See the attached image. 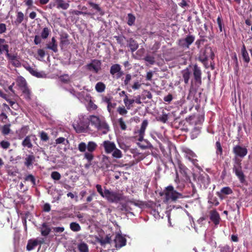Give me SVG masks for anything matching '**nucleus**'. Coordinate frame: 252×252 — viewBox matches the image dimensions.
<instances>
[{
  "instance_id": "1",
  "label": "nucleus",
  "mask_w": 252,
  "mask_h": 252,
  "mask_svg": "<svg viewBox=\"0 0 252 252\" xmlns=\"http://www.w3.org/2000/svg\"><path fill=\"white\" fill-rule=\"evenodd\" d=\"M88 120L98 131H101L103 134H106L110 130L109 126L103 117L91 115Z\"/></svg>"
},
{
  "instance_id": "2",
  "label": "nucleus",
  "mask_w": 252,
  "mask_h": 252,
  "mask_svg": "<svg viewBox=\"0 0 252 252\" xmlns=\"http://www.w3.org/2000/svg\"><path fill=\"white\" fill-rule=\"evenodd\" d=\"M209 58L213 60L215 58V54L211 47L206 46L204 48L200 50L198 55V60L206 68H207L208 61Z\"/></svg>"
},
{
  "instance_id": "3",
  "label": "nucleus",
  "mask_w": 252,
  "mask_h": 252,
  "mask_svg": "<svg viewBox=\"0 0 252 252\" xmlns=\"http://www.w3.org/2000/svg\"><path fill=\"white\" fill-rule=\"evenodd\" d=\"M164 193L165 200L167 201L176 202L178 199L183 198L182 194L175 190L172 185H169L165 188Z\"/></svg>"
},
{
  "instance_id": "4",
  "label": "nucleus",
  "mask_w": 252,
  "mask_h": 252,
  "mask_svg": "<svg viewBox=\"0 0 252 252\" xmlns=\"http://www.w3.org/2000/svg\"><path fill=\"white\" fill-rule=\"evenodd\" d=\"M233 171L239 179L240 183H244L246 181L245 176L242 171L241 161L239 159H236L233 164Z\"/></svg>"
},
{
  "instance_id": "5",
  "label": "nucleus",
  "mask_w": 252,
  "mask_h": 252,
  "mask_svg": "<svg viewBox=\"0 0 252 252\" xmlns=\"http://www.w3.org/2000/svg\"><path fill=\"white\" fill-rule=\"evenodd\" d=\"M104 198L109 202L117 203L122 200V195L118 192L112 191L105 189V195Z\"/></svg>"
},
{
  "instance_id": "6",
  "label": "nucleus",
  "mask_w": 252,
  "mask_h": 252,
  "mask_svg": "<svg viewBox=\"0 0 252 252\" xmlns=\"http://www.w3.org/2000/svg\"><path fill=\"white\" fill-rule=\"evenodd\" d=\"M195 36L193 35H187L185 38L179 39L178 40V45L183 49H187L189 48V46L194 42Z\"/></svg>"
},
{
  "instance_id": "7",
  "label": "nucleus",
  "mask_w": 252,
  "mask_h": 252,
  "mask_svg": "<svg viewBox=\"0 0 252 252\" xmlns=\"http://www.w3.org/2000/svg\"><path fill=\"white\" fill-rule=\"evenodd\" d=\"M192 71L193 81L196 86L199 87L202 84V71L199 66L196 63L193 65Z\"/></svg>"
},
{
  "instance_id": "8",
  "label": "nucleus",
  "mask_w": 252,
  "mask_h": 252,
  "mask_svg": "<svg viewBox=\"0 0 252 252\" xmlns=\"http://www.w3.org/2000/svg\"><path fill=\"white\" fill-rule=\"evenodd\" d=\"M72 126L77 133H82L88 128L89 122L87 121L85 122L79 119L73 123Z\"/></svg>"
},
{
  "instance_id": "9",
  "label": "nucleus",
  "mask_w": 252,
  "mask_h": 252,
  "mask_svg": "<svg viewBox=\"0 0 252 252\" xmlns=\"http://www.w3.org/2000/svg\"><path fill=\"white\" fill-rule=\"evenodd\" d=\"M185 156L186 158L191 161L192 164L196 167H199L197 156L196 154L189 149L184 150Z\"/></svg>"
},
{
  "instance_id": "10",
  "label": "nucleus",
  "mask_w": 252,
  "mask_h": 252,
  "mask_svg": "<svg viewBox=\"0 0 252 252\" xmlns=\"http://www.w3.org/2000/svg\"><path fill=\"white\" fill-rule=\"evenodd\" d=\"M101 62L100 60L94 59L92 62L87 64V68L90 71L93 70L94 73H97L101 69Z\"/></svg>"
},
{
  "instance_id": "11",
  "label": "nucleus",
  "mask_w": 252,
  "mask_h": 252,
  "mask_svg": "<svg viewBox=\"0 0 252 252\" xmlns=\"http://www.w3.org/2000/svg\"><path fill=\"white\" fill-rule=\"evenodd\" d=\"M110 74L113 75H116L117 78H120L124 74L123 71L121 70V67L119 64H113L110 69Z\"/></svg>"
},
{
  "instance_id": "12",
  "label": "nucleus",
  "mask_w": 252,
  "mask_h": 252,
  "mask_svg": "<svg viewBox=\"0 0 252 252\" xmlns=\"http://www.w3.org/2000/svg\"><path fill=\"white\" fill-rule=\"evenodd\" d=\"M115 246L117 249H120L126 245V240L120 234H116L114 240Z\"/></svg>"
},
{
  "instance_id": "13",
  "label": "nucleus",
  "mask_w": 252,
  "mask_h": 252,
  "mask_svg": "<svg viewBox=\"0 0 252 252\" xmlns=\"http://www.w3.org/2000/svg\"><path fill=\"white\" fill-rule=\"evenodd\" d=\"M233 152L236 156L240 158H244L248 153L247 149L245 147H242L240 145H236L234 147Z\"/></svg>"
},
{
  "instance_id": "14",
  "label": "nucleus",
  "mask_w": 252,
  "mask_h": 252,
  "mask_svg": "<svg viewBox=\"0 0 252 252\" xmlns=\"http://www.w3.org/2000/svg\"><path fill=\"white\" fill-rule=\"evenodd\" d=\"M148 125V121L147 120L143 121L140 129L138 130V138L139 141H142L144 140V137L145 135V130Z\"/></svg>"
},
{
  "instance_id": "15",
  "label": "nucleus",
  "mask_w": 252,
  "mask_h": 252,
  "mask_svg": "<svg viewBox=\"0 0 252 252\" xmlns=\"http://www.w3.org/2000/svg\"><path fill=\"white\" fill-rule=\"evenodd\" d=\"M102 146L104 147L105 152L106 154L111 153L116 147V145L114 142L109 140H105L103 141Z\"/></svg>"
},
{
  "instance_id": "16",
  "label": "nucleus",
  "mask_w": 252,
  "mask_h": 252,
  "mask_svg": "<svg viewBox=\"0 0 252 252\" xmlns=\"http://www.w3.org/2000/svg\"><path fill=\"white\" fill-rule=\"evenodd\" d=\"M210 214V220L213 222L215 225H218L220 223V214L216 210L211 211Z\"/></svg>"
},
{
  "instance_id": "17",
  "label": "nucleus",
  "mask_w": 252,
  "mask_h": 252,
  "mask_svg": "<svg viewBox=\"0 0 252 252\" xmlns=\"http://www.w3.org/2000/svg\"><path fill=\"white\" fill-rule=\"evenodd\" d=\"M27 71L37 78H45L46 77V74L44 71L38 72L32 67H29L27 68Z\"/></svg>"
},
{
  "instance_id": "18",
  "label": "nucleus",
  "mask_w": 252,
  "mask_h": 252,
  "mask_svg": "<svg viewBox=\"0 0 252 252\" xmlns=\"http://www.w3.org/2000/svg\"><path fill=\"white\" fill-rule=\"evenodd\" d=\"M46 48L52 50L55 53L58 51V44L55 37H53L51 42L46 44Z\"/></svg>"
},
{
  "instance_id": "19",
  "label": "nucleus",
  "mask_w": 252,
  "mask_h": 252,
  "mask_svg": "<svg viewBox=\"0 0 252 252\" xmlns=\"http://www.w3.org/2000/svg\"><path fill=\"white\" fill-rule=\"evenodd\" d=\"M101 164V168L103 169L109 170V168L111 165L109 158L106 156H103Z\"/></svg>"
},
{
  "instance_id": "20",
  "label": "nucleus",
  "mask_w": 252,
  "mask_h": 252,
  "mask_svg": "<svg viewBox=\"0 0 252 252\" xmlns=\"http://www.w3.org/2000/svg\"><path fill=\"white\" fill-rule=\"evenodd\" d=\"M182 75L183 81L185 84H188L191 75V72L188 68L182 71Z\"/></svg>"
},
{
  "instance_id": "21",
  "label": "nucleus",
  "mask_w": 252,
  "mask_h": 252,
  "mask_svg": "<svg viewBox=\"0 0 252 252\" xmlns=\"http://www.w3.org/2000/svg\"><path fill=\"white\" fill-rule=\"evenodd\" d=\"M56 3V6L58 9H67L69 6V3L65 2L63 0H53Z\"/></svg>"
},
{
  "instance_id": "22",
  "label": "nucleus",
  "mask_w": 252,
  "mask_h": 252,
  "mask_svg": "<svg viewBox=\"0 0 252 252\" xmlns=\"http://www.w3.org/2000/svg\"><path fill=\"white\" fill-rule=\"evenodd\" d=\"M24 14L21 11H17L16 12V19L13 22V25H14L16 26H18L24 20Z\"/></svg>"
},
{
  "instance_id": "23",
  "label": "nucleus",
  "mask_w": 252,
  "mask_h": 252,
  "mask_svg": "<svg viewBox=\"0 0 252 252\" xmlns=\"http://www.w3.org/2000/svg\"><path fill=\"white\" fill-rule=\"evenodd\" d=\"M233 193L232 189L229 187H225L222 188L220 192H217L218 195L220 198H222V195H229Z\"/></svg>"
},
{
  "instance_id": "24",
  "label": "nucleus",
  "mask_w": 252,
  "mask_h": 252,
  "mask_svg": "<svg viewBox=\"0 0 252 252\" xmlns=\"http://www.w3.org/2000/svg\"><path fill=\"white\" fill-rule=\"evenodd\" d=\"M51 228L48 226L47 223H42L41 227V234L43 236H47L51 232Z\"/></svg>"
},
{
  "instance_id": "25",
  "label": "nucleus",
  "mask_w": 252,
  "mask_h": 252,
  "mask_svg": "<svg viewBox=\"0 0 252 252\" xmlns=\"http://www.w3.org/2000/svg\"><path fill=\"white\" fill-rule=\"evenodd\" d=\"M128 45L132 52L136 51L138 48V44L136 41L132 38H130L128 41Z\"/></svg>"
},
{
  "instance_id": "26",
  "label": "nucleus",
  "mask_w": 252,
  "mask_h": 252,
  "mask_svg": "<svg viewBox=\"0 0 252 252\" xmlns=\"http://www.w3.org/2000/svg\"><path fill=\"white\" fill-rule=\"evenodd\" d=\"M241 53L244 62L247 63H249L250 58L244 44L243 45L242 48H241Z\"/></svg>"
},
{
  "instance_id": "27",
  "label": "nucleus",
  "mask_w": 252,
  "mask_h": 252,
  "mask_svg": "<svg viewBox=\"0 0 252 252\" xmlns=\"http://www.w3.org/2000/svg\"><path fill=\"white\" fill-rule=\"evenodd\" d=\"M17 85L19 87L20 90H22L26 87H28L27 84L25 79L20 76L18 78L17 80Z\"/></svg>"
},
{
  "instance_id": "28",
  "label": "nucleus",
  "mask_w": 252,
  "mask_h": 252,
  "mask_svg": "<svg viewBox=\"0 0 252 252\" xmlns=\"http://www.w3.org/2000/svg\"><path fill=\"white\" fill-rule=\"evenodd\" d=\"M32 135L27 136L22 143V145L24 147H27L28 148H32V144L31 142Z\"/></svg>"
},
{
  "instance_id": "29",
  "label": "nucleus",
  "mask_w": 252,
  "mask_h": 252,
  "mask_svg": "<svg viewBox=\"0 0 252 252\" xmlns=\"http://www.w3.org/2000/svg\"><path fill=\"white\" fill-rule=\"evenodd\" d=\"M35 161V157L33 155H29L27 156L25 158V161L24 162L25 165L29 167L32 165L33 162Z\"/></svg>"
},
{
  "instance_id": "30",
  "label": "nucleus",
  "mask_w": 252,
  "mask_h": 252,
  "mask_svg": "<svg viewBox=\"0 0 252 252\" xmlns=\"http://www.w3.org/2000/svg\"><path fill=\"white\" fill-rule=\"evenodd\" d=\"M37 246V242L36 240L30 239L28 242L26 248L28 251H30L33 250Z\"/></svg>"
},
{
  "instance_id": "31",
  "label": "nucleus",
  "mask_w": 252,
  "mask_h": 252,
  "mask_svg": "<svg viewBox=\"0 0 252 252\" xmlns=\"http://www.w3.org/2000/svg\"><path fill=\"white\" fill-rule=\"evenodd\" d=\"M178 166L180 172L185 177L188 175L189 169L183 164L179 163Z\"/></svg>"
},
{
  "instance_id": "32",
  "label": "nucleus",
  "mask_w": 252,
  "mask_h": 252,
  "mask_svg": "<svg viewBox=\"0 0 252 252\" xmlns=\"http://www.w3.org/2000/svg\"><path fill=\"white\" fill-rule=\"evenodd\" d=\"M88 3L91 7H92L93 8H94V9L96 10L97 12H98L101 16H103L104 14V12L100 7L98 4L94 3L91 1H89Z\"/></svg>"
},
{
  "instance_id": "33",
  "label": "nucleus",
  "mask_w": 252,
  "mask_h": 252,
  "mask_svg": "<svg viewBox=\"0 0 252 252\" xmlns=\"http://www.w3.org/2000/svg\"><path fill=\"white\" fill-rule=\"evenodd\" d=\"M106 89L105 85L101 82L97 83L95 86V89L98 93L103 92Z\"/></svg>"
},
{
  "instance_id": "34",
  "label": "nucleus",
  "mask_w": 252,
  "mask_h": 252,
  "mask_svg": "<svg viewBox=\"0 0 252 252\" xmlns=\"http://www.w3.org/2000/svg\"><path fill=\"white\" fill-rule=\"evenodd\" d=\"M50 33V29L48 27H45L42 29L40 33V36L42 39H45L48 38Z\"/></svg>"
},
{
  "instance_id": "35",
  "label": "nucleus",
  "mask_w": 252,
  "mask_h": 252,
  "mask_svg": "<svg viewBox=\"0 0 252 252\" xmlns=\"http://www.w3.org/2000/svg\"><path fill=\"white\" fill-rule=\"evenodd\" d=\"M97 147V144L93 141H89L87 145V149L88 152H94Z\"/></svg>"
},
{
  "instance_id": "36",
  "label": "nucleus",
  "mask_w": 252,
  "mask_h": 252,
  "mask_svg": "<svg viewBox=\"0 0 252 252\" xmlns=\"http://www.w3.org/2000/svg\"><path fill=\"white\" fill-rule=\"evenodd\" d=\"M124 102L127 109H129L131 107V105L135 102V100L133 99H128L127 95H126V97L124 99Z\"/></svg>"
},
{
  "instance_id": "37",
  "label": "nucleus",
  "mask_w": 252,
  "mask_h": 252,
  "mask_svg": "<svg viewBox=\"0 0 252 252\" xmlns=\"http://www.w3.org/2000/svg\"><path fill=\"white\" fill-rule=\"evenodd\" d=\"M135 21V17L132 13H128L127 14V24L128 26H131L134 25Z\"/></svg>"
},
{
  "instance_id": "38",
  "label": "nucleus",
  "mask_w": 252,
  "mask_h": 252,
  "mask_svg": "<svg viewBox=\"0 0 252 252\" xmlns=\"http://www.w3.org/2000/svg\"><path fill=\"white\" fill-rule=\"evenodd\" d=\"M78 249L80 252H89L88 246L84 242L78 245Z\"/></svg>"
},
{
  "instance_id": "39",
  "label": "nucleus",
  "mask_w": 252,
  "mask_h": 252,
  "mask_svg": "<svg viewBox=\"0 0 252 252\" xmlns=\"http://www.w3.org/2000/svg\"><path fill=\"white\" fill-rule=\"evenodd\" d=\"M70 228L72 231L74 232H77L81 230L80 225L78 223L75 222H71L70 224Z\"/></svg>"
},
{
  "instance_id": "40",
  "label": "nucleus",
  "mask_w": 252,
  "mask_h": 252,
  "mask_svg": "<svg viewBox=\"0 0 252 252\" xmlns=\"http://www.w3.org/2000/svg\"><path fill=\"white\" fill-rule=\"evenodd\" d=\"M22 93L24 95V97L27 100L31 99V91L28 88V87H26L22 90H21Z\"/></svg>"
},
{
  "instance_id": "41",
  "label": "nucleus",
  "mask_w": 252,
  "mask_h": 252,
  "mask_svg": "<svg viewBox=\"0 0 252 252\" xmlns=\"http://www.w3.org/2000/svg\"><path fill=\"white\" fill-rule=\"evenodd\" d=\"M197 92V89L195 88L192 85V81H191V84L189 89V94L188 96V98L189 97L194 96Z\"/></svg>"
},
{
  "instance_id": "42",
  "label": "nucleus",
  "mask_w": 252,
  "mask_h": 252,
  "mask_svg": "<svg viewBox=\"0 0 252 252\" xmlns=\"http://www.w3.org/2000/svg\"><path fill=\"white\" fill-rule=\"evenodd\" d=\"M122 153L119 149L116 147L115 150L113 151L112 156L113 157L117 158H120L122 157Z\"/></svg>"
},
{
  "instance_id": "43",
  "label": "nucleus",
  "mask_w": 252,
  "mask_h": 252,
  "mask_svg": "<svg viewBox=\"0 0 252 252\" xmlns=\"http://www.w3.org/2000/svg\"><path fill=\"white\" fill-rule=\"evenodd\" d=\"M99 243L101 246H104L107 244H110L111 242V237L107 235L104 239L102 238L99 240Z\"/></svg>"
},
{
  "instance_id": "44",
  "label": "nucleus",
  "mask_w": 252,
  "mask_h": 252,
  "mask_svg": "<svg viewBox=\"0 0 252 252\" xmlns=\"http://www.w3.org/2000/svg\"><path fill=\"white\" fill-rule=\"evenodd\" d=\"M95 187L99 194L101 195V197L104 198L105 195V189H106V187H104V191H103L102 187L100 185L97 184Z\"/></svg>"
},
{
  "instance_id": "45",
  "label": "nucleus",
  "mask_w": 252,
  "mask_h": 252,
  "mask_svg": "<svg viewBox=\"0 0 252 252\" xmlns=\"http://www.w3.org/2000/svg\"><path fill=\"white\" fill-rule=\"evenodd\" d=\"M93 152H85L84 154V158L87 159L89 162H91L94 158V156L92 154Z\"/></svg>"
},
{
  "instance_id": "46",
  "label": "nucleus",
  "mask_w": 252,
  "mask_h": 252,
  "mask_svg": "<svg viewBox=\"0 0 252 252\" xmlns=\"http://www.w3.org/2000/svg\"><path fill=\"white\" fill-rule=\"evenodd\" d=\"M216 154L217 155H222V148L221 147L220 143L219 141H217L216 143Z\"/></svg>"
},
{
  "instance_id": "47",
  "label": "nucleus",
  "mask_w": 252,
  "mask_h": 252,
  "mask_svg": "<svg viewBox=\"0 0 252 252\" xmlns=\"http://www.w3.org/2000/svg\"><path fill=\"white\" fill-rule=\"evenodd\" d=\"M10 125H5L2 128V134L4 135L8 134L10 132Z\"/></svg>"
},
{
  "instance_id": "48",
  "label": "nucleus",
  "mask_w": 252,
  "mask_h": 252,
  "mask_svg": "<svg viewBox=\"0 0 252 252\" xmlns=\"http://www.w3.org/2000/svg\"><path fill=\"white\" fill-rule=\"evenodd\" d=\"M118 113L122 116H125L127 113V110L124 106H119L117 108Z\"/></svg>"
},
{
  "instance_id": "49",
  "label": "nucleus",
  "mask_w": 252,
  "mask_h": 252,
  "mask_svg": "<svg viewBox=\"0 0 252 252\" xmlns=\"http://www.w3.org/2000/svg\"><path fill=\"white\" fill-rule=\"evenodd\" d=\"M119 126H120L121 129L122 130H126V126L124 122V120L123 118H120L118 120Z\"/></svg>"
},
{
  "instance_id": "50",
  "label": "nucleus",
  "mask_w": 252,
  "mask_h": 252,
  "mask_svg": "<svg viewBox=\"0 0 252 252\" xmlns=\"http://www.w3.org/2000/svg\"><path fill=\"white\" fill-rule=\"evenodd\" d=\"M40 138L41 140L43 141L46 142L47 141L49 137L47 134V133L43 131H42L40 133Z\"/></svg>"
},
{
  "instance_id": "51",
  "label": "nucleus",
  "mask_w": 252,
  "mask_h": 252,
  "mask_svg": "<svg viewBox=\"0 0 252 252\" xmlns=\"http://www.w3.org/2000/svg\"><path fill=\"white\" fill-rule=\"evenodd\" d=\"M78 149L81 152H85L87 149V145L85 142H81L78 145Z\"/></svg>"
},
{
  "instance_id": "52",
  "label": "nucleus",
  "mask_w": 252,
  "mask_h": 252,
  "mask_svg": "<svg viewBox=\"0 0 252 252\" xmlns=\"http://www.w3.org/2000/svg\"><path fill=\"white\" fill-rule=\"evenodd\" d=\"M217 22L219 28L220 32H222L223 28V20L221 18V15L218 17Z\"/></svg>"
},
{
  "instance_id": "53",
  "label": "nucleus",
  "mask_w": 252,
  "mask_h": 252,
  "mask_svg": "<svg viewBox=\"0 0 252 252\" xmlns=\"http://www.w3.org/2000/svg\"><path fill=\"white\" fill-rule=\"evenodd\" d=\"M60 80L62 82L67 83L69 82V77L68 74H63L60 77Z\"/></svg>"
},
{
  "instance_id": "54",
  "label": "nucleus",
  "mask_w": 252,
  "mask_h": 252,
  "mask_svg": "<svg viewBox=\"0 0 252 252\" xmlns=\"http://www.w3.org/2000/svg\"><path fill=\"white\" fill-rule=\"evenodd\" d=\"M25 180L27 181H31L33 185H35V179L32 174H29L25 178Z\"/></svg>"
},
{
  "instance_id": "55",
  "label": "nucleus",
  "mask_w": 252,
  "mask_h": 252,
  "mask_svg": "<svg viewBox=\"0 0 252 252\" xmlns=\"http://www.w3.org/2000/svg\"><path fill=\"white\" fill-rule=\"evenodd\" d=\"M51 176V178L55 180H59L61 178V174L57 171L52 172Z\"/></svg>"
},
{
  "instance_id": "56",
  "label": "nucleus",
  "mask_w": 252,
  "mask_h": 252,
  "mask_svg": "<svg viewBox=\"0 0 252 252\" xmlns=\"http://www.w3.org/2000/svg\"><path fill=\"white\" fill-rule=\"evenodd\" d=\"M144 60L149 63L151 64H154L155 62L154 57L150 55L146 56L144 58Z\"/></svg>"
},
{
  "instance_id": "57",
  "label": "nucleus",
  "mask_w": 252,
  "mask_h": 252,
  "mask_svg": "<svg viewBox=\"0 0 252 252\" xmlns=\"http://www.w3.org/2000/svg\"><path fill=\"white\" fill-rule=\"evenodd\" d=\"M0 145L3 149H7L10 147V144L8 141L2 140L0 142Z\"/></svg>"
},
{
  "instance_id": "58",
  "label": "nucleus",
  "mask_w": 252,
  "mask_h": 252,
  "mask_svg": "<svg viewBox=\"0 0 252 252\" xmlns=\"http://www.w3.org/2000/svg\"><path fill=\"white\" fill-rule=\"evenodd\" d=\"M115 38L117 40V42L118 44L122 45L124 44V39H125V36H115Z\"/></svg>"
},
{
  "instance_id": "59",
  "label": "nucleus",
  "mask_w": 252,
  "mask_h": 252,
  "mask_svg": "<svg viewBox=\"0 0 252 252\" xmlns=\"http://www.w3.org/2000/svg\"><path fill=\"white\" fill-rule=\"evenodd\" d=\"M29 127L28 126H24L22 127L21 129V132L23 133V135L21 136V134H19V139H21L24 137V135H25L28 131Z\"/></svg>"
},
{
  "instance_id": "60",
  "label": "nucleus",
  "mask_w": 252,
  "mask_h": 252,
  "mask_svg": "<svg viewBox=\"0 0 252 252\" xmlns=\"http://www.w3.org/2000/svg\"><path fill=\"white\" fill-rule=\"evenodd\" d=\"M168 120V116L166 114H163L161 116H159L158 121L161 122L163 123H165Z\"/></svg>"
},
{
  "instance_id": "61",
  "label": "nucleus",
  "mask_w": 252,
  "mask_h": 252,
  "mask_svg": "<svg viewBox=\"0 0 252 252\" xmlns=\"http://www.w3.org/2000/svg\"><path fill=\"white\" fill-rule=\"evenodd\" d=\"M127 204H133L136 206H139L141 203L139 201L135 200L134 199H128L126 201Z\"/></svg>"
},
{
  "instance_id": "62",
  "label": "nucleus",
  "mask_w": 252,
  "mask_h": 252,
  "mask_svg": "<svg viewBox=\"0 0 252 252\" xmlns=\"http://www.w3.org/2000/svg\"><path fill=\"white\" fill-rule=\"evenodd\" d=\"M116 106V103H112L111 102L107 105V110L110 114L113 113L112 109L114 108Z\"/></svg>"
},
{
  "instance_id": "63",
  "label": "nucleus",
  "mask_w": 252,
  "mask_h": 252,
  "mask_svg": "<svg viewBox=\"0 0 252 252\" xmlns=\"http://www.w3.org/2000/svg\"><path fill=\"white\" fill-rule=\"evenodd\" d=\"M10 63L11 64L16 67H19L21 66V64L19 60L17 58L15 60L12 61Z\"/></svg>"
},
{
  "instance_id": "64",
  "label": "nucleus",
  "mask_w": 252,
  "mask_h": 252,
  "mask_svg": "<svg viewBox=\"0 0 252 252\" xmlns=\"http://www.w3.org/2000/svg\"><path fill=\"white\" fill-rule=\"evenodd\" d=\"M0 118L1 121L4 123H6V121L8 119L7 115L4 112H2L0 114Z\"/></svg>"
}]
</instances>
